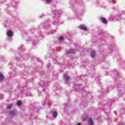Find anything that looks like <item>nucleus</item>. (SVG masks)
<instances>
[{
	"instance_id": "5",
	"label": "nucleus",
	"mask_w": 125,
	"mask_h": 125,
	"mask_svg": "<svg viewBox=\"0 0 125 125\" xmlns=\"http://www.w3.org/2000/svg\"><path fill=\"white\" fill-rule=\"evenodd\" d=\"M79 29L80 30H83V31H86L88 29H87L85 26H83V25H80L79 27Z\"/></svg>"
},
{
	"instance_id": "8",
	"label": "nucleus",
	"mask_w": 125,
	"mask_h": 125,
	"mask_svg": "<svg viewBox=\"0 0 125 125\" xmlns=\"http://www.w3.org/2000/svg\"><path fill=\"white\" fill-rule=\"evenodd\" d=\"M88 123L89 125H93V121L91 118H89L88 120Z\"/></svg>"
},
{
	"instance_id": "6",
	"label": "nucleus",
	"mask_w": 125,
	"mask_h": 125,
	"mask_svg": "<svg viewBox=\"0 0 125 125\" xmlns=\"http://www.w3.org/2000/svg\"><path fill=\"white\" fill-rule=\"evenodd\" d=\"M96 54V53H95V51H91L90 56L91 57H92V58H94V57H95Z\"/></svg>"
},
{
	"instance_id": "18",
	"label": "nucleus",
	"mask_w": 125,
	"mask_h": 125,
	"mask_svg": "<svg viewBox=\"0 0 125 125\" xmlns=\"http://www.w3.org/2000/svg\"><path fill=\"white\" fill-rule=\"evenodd\" d=\"M1 98H2V96L1 97Z\"/></svg>"
},
{
	"instance_id": "3",
	"label": "nucleus",
	"mask_w": 125,
	"mask_h": 125,
	"mask_svg": "<svg viewBox=\"0 0 125 125\" xmlns=\"http://www.w3.org/2000/svg\"><path fill=\"white\" fill-rule=\"evenodd\" d=\"M56 14H57V13L55 12V16L54 17V20H56V21H55L56 23H58L59 21V16H57L56 15Z\"/></svg>"
},
{
	"instance_id": "1",
	"label": "nucleus",
	"mask_w": 125,
	"mask_h": 125,
	"mask_svg": "<svg viewBox=\"0 0 125 125\" xmlns=\"http://www.w3.org/2000/svg\"><path fill=\"white\" fill-rule=\"evenodd\" d=\"M17 115H18V112L16 111H11L10 113V115L12 117L17 116Z\"/></svg>"
},
{
	"instance_id": "13",
	"label": "nucleus",
	"mask_w": 125,
	"mask_h": 125,
	"mask_svg": "<svg viewBox=\"0 0 125 125\" xmlns=\"http://www.w3.org/2000/svg\"><path fill=\"white\" fill-rule=\"evenodd\" d=\"M53 0H45V2L46 3H51V2H52V1Z\"/></svg>"
},
{
	"instance_id": "14",
	"label": "nucleus",
	"mask_w": 125,
	"mask_h": 125,
	"mask_svg": "<svg viewBox=\"0 0 125 125\" xmlns=\"http://www.w3.org/2000/svg\"><path fill=\"white\" fill-rule=\"evenodd\" d=\"M12 107V104H8L7 105V109H11Z\"/></svg>"
},
{
	"instance_id": "10",
	"label": "nucleus",
	"mask_w": 125,
	"mask_h": 125,
	"mask_svg": "<svg viewBox=\"0 0 125 125\" xmlns=\"http://www.w3.org/2000/svg\"><path fill=\"white\" fill-rule=\"evenodd\" d=\"M68 53H69V54H73V53H75V50H73V49L69 50L68 51Z\"/></svg>"
},
{
	"instance_id": "15",
	"label": "nucleus",
	"mask_w": 125,
	"mask_h": 125,
	"mask_svg": "<svg viewBox=\"0 0 125 125\" xmlns=\"http://www.w3.org/2000/svg\"><path fill=\"white\" fill-rule=\"evenodd\" d=\"M17 104L18 106H21V104H22V103L21 102V101H18Z\"/></svg>"
},
{
	"instance_id": "12",
	"label": "nucleus",
	"mask_w": 125,
	"mask_h": 125,
	"mask_svg": "<svg viewBox=\"0 0 125 125\" xmlns=\"http://www.w3.org/2000/svg\"><path fill=\"white\" fill-rule=\"evenodd\" d=\"M59 41H61V42H63V41H64V37L62 36H61L59 38Z\"/></svg>"
},
{
	"instance_id": "17",
	"label": "nucleus",
	"mask_w": 125,
	"mask_h": 125,
	"mask_svg": "<svg viewBox=\"0 0 125 125\" xmlns=\"http://www.w3.org/2000/svg\"><path fill=\"white\" fill-rule=\"evenodd\" d=\"M21 61H22V60H23V59H21Z\"/></svg>"
},
{
	"instance_id": "4",
	"label": "nucleus",
	"mask_w": 125,
	"mask_h": 125,
	"mask_svg": "<svg viewBox=\"0 0 125 125\" xmlns=\"http://www.w3.org/2000/svg\"><path fill=\"white\" fill-rule=\"evenodd\" d=\"M64 79L66 83H69V80H70V77L68 76V75L64 74Z\"/></svg>"
},
{
	"instance_id": "7",
	"label": "nucleus",
	"mask_w": 125,
	"mask_h": 125,
	"mask_svg": "<svg viewBox=\"0 0 125 125\" xmlns=\"http://www.w3.org/2000/svg\"><path fill=\"white\" fill-rule=\"evenodd\" d=\"M101 20L102 23H104V24H107V20H106V19H105V18H101Z\"/></svg>"
},
{
	"instance_id": "2",
	"label": "nucleus",
	"mask_w": 125,
	"mask_h": 125,
	"mask_svg": "<svg viewBox=\"0 0 125 125\" xmlns=\"http://www.w3.org/2000/svg\"><path fill=\"white\" fill-rule=\"evenodd\" d=\"M7 36L9 38H11V37L13 36V32H12L11 30H8L7 32Z\"/></svg>"
},
{
	"instance_id": "16",
	"label": "nucleus",
	"mask_w": 125,
	"mask_h": 125,
	"mask_svg": "<svg viewBox=\"0 0 125 125\" xmlns=\"http://www.w3.org/2000/svg\"><path fill=\"white\" fill-rule=\"evenodd\" d=\"M81 125V123H77V125Z\"/></svg>"
},
{
	"instance_id": "9",
	"label": "nucleus",
	"mask_w": 125,
	"mask_h": 125,
	"mask_svg": "<svg viewBox=\"0 0 125 125\" xmlns=\"http://www.w3.org/2000/svg\"><path fill=\"white\" fill-rule=\"evenodd\" d=\"M57 115H58L57 112L55 111H53L52 116L53 118H56V117H57Z\"/></svg>"
},
{
	"instance_id": "11",
	"label": "nucleus",
	"mask_w": 125,
	"mask_h": 125,
	"mask_svg": "<svg viewBox=\"0 0 125 125\" xmlns=\"http://www.w3.org/2000/svg\"><path fill=\"white\" fill-rule=\"evenodd\" d=\"M3 80V75L1 74L0 73V82H1Z\"/></svg>"
}]
</instances>
